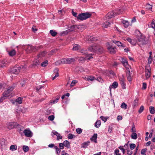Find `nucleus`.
Segmentation results:
<instances>
[{"mask_svg":"<svg viewBox=\"0 0 155 155\" xmlns=\"http://www.w3.org/2000/svg\"><path fill=\"white\" fill-rule=\"evenodd\" d=\"M88 49L90 51L98 53L102 52L103 48L99 45L94 44L93 45L90 46Z\"/></svg>","mask_w":155,"mask_h":155,"instance_id":"1","label":"nucleus"},{"mask_svg":"<svg viewBox=\"0 0 155 155\" xmlns=\"http://www.w3.org/2000/svg\"><path fill=\"white\" fill-rule=\"evenodd\" d=\"M148 42L147 40L144 36H141L139 37L138 40V44L140 47L147 44Z\"/></svg>","mask_w":155,"mask_h":155,"instance_id":"2","label":"nucleus"},{"mask_svg":"<svg viewBox=\"0 0 155 155\" xmlns=\"http://www.w3.org/2000/svg\"><path fill=\"white\" fill-rule=\"evenodd\" d=\"M91 15V14L87 13H83L81 14H79L77 17L78 20H83L90 18Z\"/></svg>","mask_w":155,"mask_h":155,"instance_id":"3","label":"nucleus"},{"mask_svg":"<svg viewBox=\"0 0 155 155\" xmlns=\"http://www.w3.org/2000/svg\"><path fill=\"white\" fill-rule=\"evenodd\" d=\"M15 84H13L12 85L9 87L3 93V95L4 97H8L9 94L14 90L15 87Z\"/></svg>","mask_w":155,"mask_h":155,"instance_id":"4","label":"nucleus"},{"mask_svg":"<svg viewBox=\"0 0 155 155\" xmlns=\"http://www.w3.org/2000/svg\"><path fill=\"white\" fill-rule=\"evenodd\" d=\"M21 67L18 65H16L14 67L10 68L8 70L9 72L11 74H18L20 71Z\"/></svg>","mask_w":155,"mask_h":155,"instance_id":"5","label":"nucleus"},{"mask_svg":"<svg viewBox=\"0 0 155 155\" xmlns=\"http://www.w3.org/2000/svg\"><path fill=\"white\" fill-rule=\"evenodd\" d=\"M38 48V47H34L31 45H28L27 47L26 51L27 53H30L37 51Z\"/></svg>","mask_w":155,"mask_h":155,"instance_id":"6","label":"nucleus"},{"mask_svg":"<svg viewBox=\"0 0 155 155\" xmlns=\"http://www.w3.org/2000/svg\"><path fill=\"white\" fill-rule=\"evenodd\" d=\"M120 14L119 13H117L116 11H112L109 12L106 16L107 19H109L114 17L115 15H118Z\"/></svg>","mask_w":155,"mask_h":155,"instance_id":"7","label":"nucleus"},{"mask_svg":"<svg viewBox=\"0 0 155 155\" xmlns=\"http://www.w3.org/2000/svg\"><path fill=\"white\" fill-rule=\"evenodd\" d=\"M86 41H87L89 43H93L94 42L96 41L97 40V39L95 37L91 36H86Z\"/></svg>","mask_w":155,"mask_h":155,"instance_id":"8","label":"nucleus"},{"mask_svg":"<svg viewBox=\"0 0 155 155\" xmlns=\"http://www.w3.org/2000/svg\"><path fill=\"white\" fill-rule=\"evenodd\" d=\"M91 57V54H89L86 57H81L79 58L78 60L80 62H83L87 60H90L91 58H92Z\"/></svg>","mask_w":155,"mask_h":155,"instance_id":"9","label":"nucleus"},{"mask_svg":"<svg viewBox=\"0 0 155 155\" xmlns=\"http://www.w3.org/2000/svg\"><path fill=\"white\" fill-rule=\"evenodd\" d=\"M66 58H62L60 60L56 61L55 64L56 66H58L61 64H67Z\"/></svg>","mask_w":155,"mask_h":155,"instance_id":"10","label":"nucleus"},{"mask_svg":"<svg viewBox=\"0 0 155 155\" xmlns=\"http://www.w3.org/2000/svg\"><path fill=\"white\" fill-rule=\"evenodd\" d=\"M23 133L25 136L29 137H31L33 135L32 133L29 130H25L23 131Z\"/></svg>","mask_w":155,"mask_h":155,"instance_id":"11","label":"nucleus"},{"mask_svg":"<svg viewBox=\"0 0 155 155\" xmlns=\"http://www.w3.org/2000/svg\"><path fill=\"white\" fill-rule=\"evenodd\" d=\"M107 49L110 53L112 54H115L116 52V48L115 47H113L112 46H109L107 47Z\"/></svg>","mask_w":155,"mask_h":155,"instance_id":"12","label":"nucleus"},{"mask_svg":"<svg viewBox=\"0 0 155 155\" xmlns=\"http://www.w3.org/2000/svg\"><path fill=\"white\" fill-rule=\"evenodd\" d=\"M59 70L58 68H55L54 70V73L52 74V80H54L56 78L58 77L59 76L58 71Z\"/></svg>","mask_w":155,"mask_h":155,"instance_id":"13","label":"nucleus"},{"mask_svg":"<svg viewBox=\"0 0 155 155\" xmlns=\"http://www.w3.org/2000/svg\"><path fill=\"white\" fill-rule=\"evenodd\" d=\"M148 67H149V68L146 69L145 71V76L147 78H149L150 76V65H148Z\"/></svg>","mask_w":155,"mask_h":155,"instance_id":"14","label":"nucleus"},{"mask_svg":"<svg viewBox=\"0 0 155 155\" xmlns=\"http://www.w3.org/2000/svg\"><path fill=\"white\" fill-rule=\"evenodd\" d=\"M121 62L123 64L125 67H129V66L128 64V61L126 58H122Z\"/></svg>","mask_w":155,"mask_h":155,"instance_id":"15","label":"nucleus"},{"mask_svg":"<svg viewBox=\"0 0 155 155\" xmlns=\"http://www.w3.org/2000/svg\"><path fill=\"white\" fill-rule=\"evenodd\" d=\"M16 123L15 122H10L8 124V127L9 129H13L15 128Z\"/></svg>","mask_w":155,"mask_h":155,"instance_id":"16","label":"nucleus"},{"mask_svg":"<svg viewBox=\"0 0 155 155\" xmlns=\"http://www.w3.org/2000/svg\"><path fill=\"white\" fill-rule=\"evenodd\" d=\"M111 41L115 43L118 46H122L123 47H125V46L123 45L119 41H116L115 40H112Z\"/></svg>","mask_w":155,"mask_h":155,"instance_id":"17","label":"nucleus"},{"mask_svg":"<svg viewBox=\"0 0 155 155\" xmlns=\"http://www.w3.org/2000/svg\"><path fill=\"white\" fill-rule=\"evenodd\" d=\"M67 64H70L75 61L74 58H66Z\"/></svg>","mask_w":155,"mask_h":155,"instance_id":"18","label":"nucleus"},{"mask_svg":"<svg viewBox=\"0 0 155 155\" xmlns=\"http://www.w3.org/2000/svg\"><path fill=\"white\" fill-rule=\"evenodd\" d=\"M97 134H94L92 137L91 138V140L92 141L94 142L95 143H97Z\"/></svg>","mask_w":155,"mask_h":155,"instance_id":"19","label":"nucleus"},{"mask_svg":"<svg viewBox=\"0 0 155 155\" xmlns=\"http://www.w3.org/2000/svg\"><path fill=\"white\" fill-rule=\"evenodd\" d=\"M118 86V84L117 82L116 81L114 82L113 83L112 85H111L109 87V89H110V91L111 92V87L112 88H116Z\"/></svg>","mask_w":155,"mask_h":155,"instance_id":"20","label":"nucleus"},{"mask_svg":"<svg viewBox=\"0 0 155 155\" xmlns=\"http://www.w3.org/2000/svg\"><path fill=\"white\" fill-rule=\"evenodd\" d=\"M40 64V62L38 59H36L33 61V65L35 67H37Z\"/></svg>","mask_w":155,"mask_h":155,"instance_id":"21","label":"nucleus"},{"mask_svg":"<svg viewBox=\"0 0 155 155\" xmlns=\"http://www.w3.org/2000/svg\"><path fill=\"white\" fill-rule=\"evenodd\" d=\"M85 79L87 81H93L94 79V77L93 76H88L85 78Z\"/></svg>","mask_w":155,"mask_h":155,"instance_id":"22","label":"nucleus"},{"mask_svg":"<svg viewBox=\"0 0 155 155\" xmlns=\"http://www.w3.org/2000/svg\"><path fill=\"white\" fill-rule=\"evenodd\" d=\"M9 55L11 56H13L16 54V51L15 49H12L10 51H8Z\"/></svg>","mask_w":155,"mask_h":155,"instance_id":"23","label":"nucleus"},{"mask_svg":"<svg viewBox=\"0 0 155 155\" xmlns=\"http://www.w3.org/2000/svg\"><path fill=\"white\" fill-rule=\"evenodd\" d=\"M64 144V146L68 148L70 147V143L67 140H66L63 143Z\"/></svg>","mask_w":155,"mask_h":155,"instance_id":"24","label":"nucleus"},{"mask_svg":"<svg viewBox=\"0 0 155 155\" xmlns=\"http://www.w3.org/2000/svg\"><path fill=\"white\" fill-rule=\"evenodd\" d=\"M131 75V74L130 73H128L126 74L127 79L129 82H131L132 81V77Z\"/></svg>","mask_w":155,"mask_h":155,"instance_id":"25","label":"nucleus"},{"mask_svg":"<svg viewBox=\"0 0 155 155\" xmlns=\"http://www.w3.org/2000/svg\"><path fill=\"white\" fill-rule=\"evenodd\" d=\"M90 142L88 141L86 142H84L82 144V147L85 148L90 144Z\"/></svg>","mask_w":155,"mask_h":155,"instance_id":"26","label":"nucleus"},{"mask_svg":"<svg viewBox=\"0 0 155 155\" xmlns=\"http://www.w3.org/2000/svg\"><path fill=\"white\" fill-rule=\"evenodd\" d=\"M122 23L124 25V27L126 28L128 27L129 25V22L127 21L123 20L122 21Z\"/></svg>","mask_w":155,"mask_h":155,"instance_id":"27","label":"nucleus"},{"mask_svg":"<svg viewBox=\"0 0 155 155\" xmlns=\"http://www.w3.org/2000/svg\"><path fill=\"white\" fill-rule=\"evenodd\" d=\"M146 8L148 10H150L152 11V5H150L149 3H147L145 6Z\"/></svg>","mask_w":155,"mask_h":155,"instance_id":"28","label":"nucleus"},{"mask_svg":"<svg viewBox=\"0 0 155 155\" xmlns=\"http://www.w3.org/2000/svg\"><path fill=\"white\" fill-rule=\"evenodd\" d=\"M101 125V122L100 120H97L95 123V127L98 128Z\"/></svg>","mask_w":155,"mask_h":155,"instance_id":"29","label":"nucleus"},{"mask_svg":"<svg viewBox=\"0 0 155 155\" xmlns=\"http://www.w3.org/2000/svg\"><path fill=\"white\" fill-rule=\"evenodd\" d=\"M10 149L12 151L15 150L17 149V146L16 145H12L10 147Z\"/></svg>","mask_w":155,"mask_h":155,"instance_id":"30","label":"nucleus"},{"mask_svg":"<svg viewBox=\"0 0 155 155\" xmlns=\"http://www.w3.org/2000/svg\"><path fill=\"white\" fill-rule=\"evenodd\" d=\"M50 33L51 35L53 37L55 36L57 34V32L55 30H51L50 31Z\"/></svg>","mask_w":155,"mask_h":155,"instance_id":"31","label":"nucleus"},{"mask_svg":"<svg viewBox=\"0 0 155 155\" xmlns=\"http://www.w3.org/2000/svg\"><path fill=\"white\" fill-rule=\"evenodd\" d=\"M150 112L151 114H154L155 113V110L154 107L150 106L149 107Z\"/></svg>","mask_w":155,"mask_h":155,"instance_id":"32","label":"nucleus"},{"mask_svg":"<svg viewBox=\"0 0 155 155\" xmlns=\"http://www.w3.org/2000/svg\"><path fill=\"white\" fill-rule=\"evenodd\" d=\"M118 78L120 82L124 81L125 78L124 75L122 74L119 76Z\"/></svg>","mask_w":155,"mask_h":155,"instance_id":"33","label":"nucleus"},{"mask_svg":"<svg viewBox=\"0 0 155 155\" xmlns=\"http://www.w3.org/2000/svg\"><path fill=\"white\" fill-rule=\"evenodd\" d=\"M16 127L18 130L20 131H22L24 129V127L23 126L19 124H16Z\"/></svg>","mask_w":155,"mask_h":155,"instance_id":"34","label":"nucleus"},{"mask_svg":"<svg viewBox=\"0 0 155 155\" xmlns=\"http://www.w3.org/2000/svg\"><path fill=\"white\" fill-rule=\"evenodd\" d=\"M110 23L107 21H106L103 24V26L106 28H107L109 26H110Z\"/></svg>","mask_w":155,"mask_h":155,"instance_id":"35","label":"nucleus"},{"mask_svg":"<svg viewBox=\"0 0 155 155\" xmlns=\"http://www.w3.org/2000/svg\"><path fill=\"white\" fill-rule=\"evenodd\" d=\"M131 138L133 139H136L137 138V135L135 132H133L131 135Z\"/></svg>","mask_w":155,"mask_h":155,"instance_id":"36","label":"nucleus"},{"mask_svg":"<svg viewBox=\"0 0 155 155\" xmlns=\"http://www.w3.org/2000/svg\"><path fill=\"white\" fill-rule=\"evenodd\" d=\"M46 54V52L45 51H43L41 52L38 55V58H41L45 56Z\"/></svg>","mask_w":155,"mask_h":155,"instance_id":"37","label":"nucleus"},{"mask_svg":"<svg viewBox=\"0 0 155 155\" xmlns=\"http://www.w3.org/2000/svg\"><path fill=\"white\" fill-rule=\"evenodd\" d=\"M138 101V99L137 98L136 99H135L134 100V103L132 105V106L133 107H134L136 106L137 105Z\"/></svg>","mask_w":155,"mask_h":155,"instance_id":"38","label":"nucleus"},{"mask_svg":"<svg viewBox=\"0 0 155 155\" xmlns=\"http://www.w3.org/2000/svg\"><path fill=\"white\" fill-rule=\"evenodd\" d=\"M22 99L21 97H18L15 100V101L19 104H21L22 103Z\"/></svg>","mask_w":155,"mask_h":155,"instance_id":"39","label":"nucleus"},{"mask_svg":"<svg viewBox=\"0 0 155 155\" xmlns=\"http://www.w3.org/2000/svg\"><path fill=\"white\" fill-rule=\"evenodd\" d=\"M120 107L123 109H127V104L124 102H123L122 103Z\"/></svg>","mask_w":155,"mask_h":155,"instance_id":"40","label":"nucleus"},{"mask_svg":"<svg viewBox=\"0 0 155 155\" xmlns=\"http://www.w3.org/2000/svg\"><path fill=\"white\" fill-rule=\"evenodd\" d=\"M79 48V45L77 44H75L73 45V47L72 48L73 50H78Z\"/></svg>","mask_w":155,"mask_h":155,"instance_id":"41","label":"nucleus"},{"mask_svg":"<svg viewBox=\"0 0 155 155\" xmlns=\"http://www.w3.org/2000/svg\"><path fill=\"white\" fill-rule=\"evenodd\" d=\"M23 150L25 152H27L29 150V148L28 146L24 145L23 147Z\"/></svg>","mask_w":155,"mask_h":155,"instance_id":"42","label":"nucleus"},{"mask_svg":"<svg viewBox=\"0 0 155 155\" xmlns=\"http://www.w3.org/2000/svg\"><path fill=\"white\" fill-rule=\"evenodd\" d=\"M75 136L72 134H69L68 135V139H72L74 137H75Z\"/></svg>","mask_w":155,"mask_h":155,"instance_id":"43","label":"nucleus"},{"mask_svg":"<svg viewBox=\"0 0 155 155\" xmlns=\"http://www.w3.org/2000/svg\"><path fill=\"white\" fill-rule=\"evenodd\" d=\"M127 40L132 45H135L136 44V42H134V43H133V41H134V40L131 39L130 38H127Z\"/></svg>","mask_w":155,"mask_h":155,"instance_id":"44","label":"nucleus"},{"mask_svg":"<svg viewBox=\"0 0 155 155\" xmlns=\"http://www.w3.org/2000/svg\"><path fill=\"white\" fill-rule=\"evenodd\" d=\"M48 64V61L46 60L41 63V66L43 67H45Z\"/></svg>","mask_w":155,"mask_h":155,"instance_id":"45","label":"nucleus"},{"mask_svg":"<svg viewBox=\"0 0 155 155\" xmlns=\"http://www.w3.org/2000/svg\"><path fill=\"white\" fill-rule=\"evenodd\" d=\"M54 148L56 150V153L58 154V155H59V154L61 152V149H59L56 146L54 147Z\"/></svg>","mask_w":155,"mask_h":155,"instance_id":"46","label":"nucleus"},{"mask_svg":"<svg viewBox=\"0 0 155 155\" xmlns=\"http://www.w3.org/2000/svg\"><path fill=\"white\" fill-rule=\"evenodd\" d=\"M120 84L121 85L122 88L124 89L126 88V84L125 83L124 81L120 82Z\"/></svg>","mask_w":155,"mask_h":155,"instance_id":"47","label":"nucleus"},{"mask_svg":"<svg viewBox=\"0 0 155 155\" xmlns=\"http://www.w3.org/2000/svg\"><path fill=\"white\" fill-rule=\"evenodd\" d=\"M69 32V31L68 30L63 31L62 32H61V35L64 36L65 35H66Z\"/></svg>","mask_w":155,"mask_h":155,"instance_id":"48","label":"nucleus"},{"mask_svg":"<svg viewBox=\"0 0 155 155\" xmlns=\"http://www.w3.org/2000/svg\"><path fill=\"white\" fill-rule=\"evenodd\" d=\"M123 147L122 146H120L118 147V148L122 151L123 154H124L125 153V149L123 148Z\"/></svg>","mask_w":155,"mask_h":155,"instance_id":"49","label":"nucleus"},{"mask_svg":"<svg viewBox=\"0 0 155 155\" xmlns=\"http://www.w3.org/2000/svg\"><path fill=\"white\" fill-rule=\"evenodd\" d=\"M147 149L145 148L142 149L141 150V153L142 155H146V152L147 151Z\"/></svg>","mask_w":155,"mask_h":155,"instance_id":"50","label":"nucleus"},{"mask_svg":"<svg viewBox=\"0 0 155 155\" xmlns=\"http://www.w3.org/2000/svg\"><path fill=\"white\" fill-rule=\"evenodd\" d=\"M87 51L86 50H81V52L83 54H86V55H88L89 54H88L87 53ZM91 54V55H92V54Z\"/></svg>","mask_w":155,"mask_h":155,"instance_id":"51","label":"nucleus"},{"mask_svg":"<svg viewBox=\"0 0 155 155\" xmlns=\"http://www.w3.org/2000/svg\"><path fill=\"white\" fill-rule=\"evenodd\" d=\"M151 26L152 28L154 29L155 32L154 33V35H155V23L154 22V20H153V21L151 24Z\"/></svg>","mask_w":155,"mask_h":155,"instance_id":"52","label":"nucleus"},{"mask_svg":"<svg viewBox=\"0 0 155 155\" xmlns=\"http://www.w3.org/2000/svg\"><path fill=\"white\" fill-rule=\"evenodd\" d=\"M144 110V106L143 105L141 106H140L139 110H138V112L140 114V113H141L143 111V110Z\"/></svg>","mask_w":155,"mask_h":155,"instance_id":"53","label":"nucleus"},{"mask_svg":"<svg viewBox=\"0 0 155 155\" xmlns=\"http://www.w3.org/2000/svg\"><path fill=\"white\" fill-rule=\"evenodd\" d=\"M119 150L118 149H116L114 152V155H120L121 154L119 153Z\"/></svg>","mask_w":155,"mask_h":155,"instance_id":"54","label":"nucleus"},{"mask_svg":"<svg viewBox=\"0 0 155 155\" xmlns=\"http://www.w3.org/2000/svg\"><path fill=\"white\" fill-rule=\"evenodd\" d=\"M75 28V26L74 25H72L69 28L68 30L69 31H73Z\"/></svg>","mask_w":155,"mask_h":155,"instance_id":"55","label":"nucleus"},{"mask_svg":"<svg viewBox=\"0 0 155 155\" xmlns=\"http://www.w3.org/2000/svg\"><path fill=\"white\" fill-rule=\"evenodd\" d=\"M130 149L132 150L136 147V145L134 143H131L130 144Z\"/></svg>","mask_w":155,"mask_h":155,"instance_id":"56","label":"nucleus"},{"mask_svg":"<svg viewBox=\"0 0 155 155\" xmlns=\"http://www.w3.org/2000/svg\"><path fill=\"white\" fill-rule=\"evenodd\" d=\"M76 130L77 133L79 134H81L82 132V129L80 128L76 129Z\"/></svg>","mask_w":155,"mask_h":155,"instance_id":"57","label":"nucleus"},{"mask_svg":"<svg viewBox=\"0 0 155 155\" xmlns=\"http://www.w3.org/2000/svg\"><path fill=\"white\" fill-rule=\"evenodd\" d=\"M125 68H126V74L128 73H130V71L129 69L130 68V66H129V67H127Z\"/></svg>","mask_w":155,"mask_h":155,"instance_id":"58","label":"nucleus"},{"mask_svg":"<svg viewBox=\"0 0 155 155\" xmlns=\"http://www.w3.org/2000/svg\"><path fill=\"white\" fill-rule=\"evenodd\" d=\"M100 118L104 121V122H106L107 120V117H105L104 116H101L100 117Z\"/></svg>","mask_w":155,"mask_h":155,"instance_id":"59","label":"nucleus"},{"mask_svg":"<svg viewBox=\"0 0 155 155\" xmlns=\"http://www.w3.org/2000/svg\"><path fill=\"white\" fill-rule=\"evenodd\" d=\"M77 83V81L76 80H73L72 81L71 84V86L73 87L74 86L75 84Z\"/></svg>","mask_w":155,"mask_h":155,"instance_id":"60","label":"nucleus"},{"mask_svg":"<svg viewBox=\"0 0 155 155\" xmlns=\"http://www.w3.org/2000/svg\"><path fill=\"white\" fill-rule=\"evenodd\" d=\"M54 115H50L48 117V119L51 121L53 120L54 119Z\"/></svg>","mask_w":155,"mask_h":155,"instance_id":"61","label":"nucleus"},{"mask_svg":"<svg viewBox=\"0 0 155 155\" xmlns=\"http://www.w3.org/2000/svg\"><path fill=\"white\" fill-rule=\"evenodd\" d=\"M132 126V128L131 129V132H135L136 131V130L134 124H133Z\"/></svg>","mask_w":155,"mask_h":155,"instance_id":"62","label":"nucleus"},{"mask_svg":"<svg viewBox=\"0 0 155 155\" xmlns=\"http://www.w3.org/2000/svg\"><path fill=\"white\" fill-rule=\"evenodd\" d=\"M127 153L128 155H131L133 153V151L131 150H130L129 149H127Z\"/></svg>","mask_w":155,"mask_h":155,"instance_id":"63","label":"nucleus"},{"mask_svg":"<svg viewBox=\"0 0 155 155\" xmlns=\"http://www.w3.org/2000/svg\"><path fill=\"white\" fill-rule=\"evenodd\" d=\"M59 147L60 149H63L64 148V144L62 143H60L59 144Z\"/></svg>","mask_w":155,"mask_h":155,"instance_id":"64","label":"nucleus"}]
</instances>
